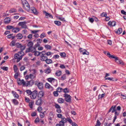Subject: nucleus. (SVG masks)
I'll return each mask as SVG.
<instances>
[{"label":"nucleus","instance_id":"nucleus-38","mask_svg":"<svg viewBox=\"0 0 126 126\" xmlns=\"http://www.w3.org/2000/svg\"><path fill=\"white\" fill-rule=\"evenodd\" d=\"M57 91L59 93L61 92L63 90V89L60 87L56 89Z\"/></svg>","mask_w":126,"mask_h":126},{"label":"nucleus","instance_id":"nucleus-58","mask_svg":"<svg viewBox=\"0 0 126 126\" xmlns=\"http://www.w3.org/2000/svg\"><path fill=\"white\" fill-rule=\"evenodd\" d=\"M20 48L21 50L23 51L25 49V46H22L21 45V46Z\"/></svg>","mask_w":126,"mask_h":126},{"label":"nucleus","instance_id":"nucleus-57","mask_svg":"<svg viewBox=\"0 0 126 126\" xmlns=\"http://www.w3.org/2000/svg\"><path fill=\"white\" fill-rule=\"evenodd\" d=\"M39 30H33V31H31V32L32 33L34 34H37L36 33L39 32Z\"/></svg>","mask_w":126,"mask_h":126},{"label":"nucleus","instance_id":"nucleus-22","mask_svg":"<svg viewBox=\"0 0 126 126\" xmlns=\"http://www.w3.org/2000/svg\"><path fill=\"white\" fill-rule=\"evenodd\" d=\"M20 30V29L19 28H13L12 29V32L14 33H17Z\"/></svg>","mask_w":126,"mask_h":126},{"label":"nucleus","instance_id":"nucleus-15","mask_svg":"<svg viewBox=\"0 0 126 126\" xmlns=\"http://www.w3.org/2000/svg\"><path fill=\"white\" fill-rule=\"evenodd\" d=\"M34 51H31L32 53H34V55L36 56H38L40 54H41V52L36 51V49L35 48V50Z\"/></svg>","mask_w":126,"mask_h":126},{"label":"nucleus","instance_id":"nucleus-4","mask_svg":"<svg viewBox=\"0 0 126 126\" xmlns=\"http://www.w3.org/2000/svg\"><path fill=\"white\" fill-rule=\"evenodd\" d=\"M114 59H115V61L117 64L122 65H124V63L123 61L121 59H119L118 57H115Z\"/></svg>","mask_w":126,"mask_h":126},{"label":"nucleus","instance_id":"nucleus-1","mask_svg":"<svg viewBox=\"0 0 126 126\" xmlns=\"http://www.w3.org/2000/svg\"><path fill=\"white\" fill-rule=\"evenodd\" d=\"M23 8L27 11H30V6L26 0H21Z\"/></svg>","mask_w":126,"mask_h":126},{"label":"nucleus","instance_id":"nucleus-41","mask_svg":"<svg viewBox=\"0 0 126 126\" xmlns=\"http://www.w3.org/2000/svg\"><path fill=\"white\" fill-rule=\"evenodd\" d=\"M6 28H7V29L8 30H10L11 29H13L14 28L13 26H7Z\"/></svg>","mask_w":126,"mask_h":126},{"label":"nucleus","instance_id":"nucleus-45","mask_svg":"<svg viewBox=\"0 0 126 126\" xmlns=\"http://www.w3.org/2000/svg\"><path fill=\"white\" fill-rule=\"evenodd\" d=\"M26 92L27 94L30 95L31 94V93H32V92L30 90H26Z\"/></svg>","mask_w":126,"mask_h":126},{"label":"nucleus","instance_id":"nucleus-29","mask_svg":"<svg viewBox=\"0 0 126 126\" xmlns=\"http://www.w3.org/2000/svg\"><path fill=\"white\" fill-rule=\"evenodd\" d=\"M34 103L33 101H32L29 103V106L30 107L31 109L32 108L33 106V105Z\"/></svg>","mask_w":126,"mask_h":126},{"label":"nucleus","instance_id":"nucleus-17","mask_svg":"<svg viewBox=\"0 0 126 126\" xmlns=\"http://www.w3.org/2000/svg\"><path fill=\"white\" fill-rule=\"evenodd\" d=\"M108 24L109 26H114L115 25L116 23L115 21H114L112 22L111 21H110L109 22Z\"/></svg>","mask_w":126,"mask_h":126},{"label":"nucleus","instance_id":"nucleus-64","mask_svg":"<svg viewBox=\"0 0 126 126\" xmlns=\"http://www.w3.org/2000/svg\"><path fill=\"white\" fill-rule=\"evenodd\" d=\"M101 16L102 17H106L107 14L106 13H103L101 14Z\"/></svg>","mask_w":126,"mask_h":126},{"label":"nucleus","instance_id":"nucleus-39","mask_svg":"<svg viewBox=\"0 0 126 126\" xmlns=\"http://www.w3.org/2000/svg\"><path fill=\"white\" fill-rule=\"evenodd\" d=\"M14 70L15 72H16L17 71V68L16 66L15 65H14L13 66Z\"/></svg>","mask_w":126,"mask_h":126},{"label":"nucleus","instance_id":"nucleus-27","mask_svg":"<svg viewBox=\"0 0 126 126\" xmlns=\"http://www.w3.org/2000/svg\"><path fill=\"white\" fill-rule=\"evenodd\" d=\"M46 63L48 64H49L52 63V61L51 59H47L45 61Z\"/></svg>","mask_w":126,"mask_h":126},{"label":"nucleus","instance_id":"nucleus-8","mask_svg":"<svg viewBox=\"0 0 126 126\" xmlns=\"http://www.w3.org/2000/svg\"><path fill=\"white\" fill-rule=\"evenodd\" d=\"M27 23V22L25 21L20 22L19 23L18 25L21 26L22 28L26 29L27 28V26L26 25Z\"/></svg>","mask_w":126,"mask_h":126},{"label":"nucleus","instance_id":"nucleus-46","mask_svg":"<svg viewBox=\"0 0 126 126\" xmlns=\"http://www.w3.org/2000/svg\"><path fill=\"white\" fill-rule=\"evenodd\" d=\"M1 69H2L4 71H7L8 70V68L7 67L3 66L2 67H1Z\"/></svg>","mask_w":126,"mask_h":126},{"label":"nucleus","instance_id":"nucleus-6","mask_svg":"<svg viewBox=\"0 0 126 126\" xmlns=\"http://www.w3.org/2000/svg\"><path fill=\"white\" fill-rule=\"evenodd\" d=\"M37 92L36 90H34L32 92L31 94L30 95V97L31 99H34L36 98Z\"/></svg>","mask_w":126,"mask_h":126},{"label":"nucleus","instance_id":"nucleus-33","mask_svg":"<svg viewBox=\"0 0 126 126\" xmlns=\"http://www.w3.org/2000/svg\"><path fill=\"white\" fill-rule=\"evenodd\" d=\"M55 79L52 78H48L47 79V80L50 82L52 83Z\"/></svg>","mask_w":126,"mask_h":126},{"label":"nucleus","instance_id":"nucleus-34","mask_svg":"<svg viewBox=\"0 0 126 126\" xmlns=\"http://www.w3.org/2000/svg\"><path fill=\"white\" fill-rule=\"evenodd\" d=\"M16 37H17V39H21L22 38V34L20 33H18L16 35Z\"/></svg>","mask_w":126,"mask_h":126},{"label":"nucleus","instance_id":"nucleus-26","mask_svg":"<svg viewBox=\"0 0 126 126\" xmlns=\"http://www.w3.org/2000/svg\"><path fill=\"white\" fill-rule=\"evenodd\" d=\"M51 83L54 86H56L57 85V81L55 79Z\"/></svg>","mask_w":126,"mask_h":126},{"label":"nucleus","instance_id":"nucleus-36","mask_svg":"<svg viewBox=\"0 0 126 126\" xmlns=\"http://www.w3.org/2000/svg\"><path fill=\"white\" fill-rule=\"evenodd\" d=\"M58 92L56 90V91H54L53 92V94L55 96H57L59 95V94L58 93Z\"/></svg>","mask_w":126,"mask_h":126},{"label":"nucleus","instance_id":"nucleus-54","mask_svg":"<svg viewBox=\"0 0 126 126\" xmlns=\"http://www.w3.org/2000/svg\"><path fill=\"white\" fill-rule=\"evenodd\" d=\"M44 53L45 54V56H47L51 55V53L50 52H48L46 53L45 51V52Z\"/></svg>","mask_w":126,"mask_h":126},{"label":"nucleus","instance_id":"nucleus-5","mask_svg":"<svg viewBox=\"0 0 126 126\" xmlns=\"http://www.w3.org/2000/svg\"><path fill=\"white\" fill-rule=\"evenodd\" d=\"M17 81L18 84L19 85H21L22 84L23 86H25L26 82L23 79L21 80L20 78H18L17 80Z\"/></svg>","mask_w":126,"mask_h":126},{"label":"nucleus","instance_id":"nucleus-43","mask_svg":"<svg viewBox=\"0 0 126 126\" xmlns=\"http://www.w3.org/2000/svg\"><path fill=\"white\" fill-rule=\"evenodd\" d=\"M16 12V10L14 8L11 9L10 10V13H11L15 12Z\"/></svg>","mask_w":126,"mask_h":126},{"label":"nucleus","instance_id":"nucleus-25","mask_svg":"<svg viewBox=\"0 0 126 126\" xmlns=\"http://www.w3.org/2000/svg\"><path fill=\"white\" fill-rule=\"evenodd\" d=\"M122 32V29L121 28H119L118 29V30L116 31V33L118 34H121Z\"/></svg>","mask_w":126,"mask_h":126},{"label":"nucleus","instance_id":"nucleus-21","mask_svg":"<svg viewBox=\"0 0 126 126\" xmlns=\"http://www.w3.org/2000/svg\"><path fill=\"white\" fill-rule=\"evenodd\" d=\"M107 56L110 59H114L115 58V57L114 55H111L109 52H108L107 53Z\"/></svg>","mask_w":126,"mask_h":126},{"label":"nucleus","instance_id":"nucleus-28","mask_svg":"<svg viewBox=\"0 0 126 126\" xmlns=\"http://www.w3.org/2000/svg\"><path fill=\"white\" fill-rule=\"evenodd\" d=\"M54 23L58 26H60L61 25V22L59 21H54Z\"/></svg>","mask_w":126,"mask_h":126},{"label":"nucleus","instance_id":"nucleus-47","mask_svg":"<svg viewBox=\"0 0 126 126\" xmlns=\"http://www.w3.org/2000/svg\"><path fill=\"white\" fill-rule=\"evenodd\" d=\"M101 125V123L99 120H98L95 126H100Z\"/></svg>","mask_w":126,"mask_h":126},{"label":"nucleus","instance_id":"nucleus-2","mask_svg":"<svg viewBox=\"0 0 126 126\" xmlns=\"http://www.w3.org/2000/svg\"><path fill=\"white\" fill-rule=\"evenodd\" d=\"M33 43L31 41L29 42L27 44V46L29 48H27L26 51V53L29 52L31 51H34L35 47H33Z\"/></svg>","mask_w":126,"mask_h":126},{"label":"nucleus","instance_id":"nucleus-3","mask_svg":"<svg viewBox=\"0 0 126 126\" xmlns=\"http://www.w3.org/2000/svg\"><path fill=\"white\" fill-rule=\"evenodd\" d=\"M45 52V51L41 52L40 60L42 61H45L47 59V57L45 56V54L44 53Z\"/></svg>","mask_w":126,"mask_h":126},{"label":"nucleus","instance_id":"nucleus-51","mask_svg":"<svg viewBox=\"0 0 126 126\" xmlns=\"http://www.w3.org/2000/svg\"><path fill=\"white\" fill-rule=\"evenodd\" d=\"M45 47L47 49H50L51 48V46L48 45H45Z\"/></svg>","mask_w":126,"mask_h":126},{"label":"nucleus","instance_id":"nucleus-31","mask_svg":"<svg viewBox=\"0 0 126 126\" xmlns=\"http://www.w3.org/2000/svg\"><path fill=\"white\" fill-rule=\"evenodd\" d=\"M83 50V52L82 53V54H86L87 55H89V52H88L87 51L86 49H84Z\"/></svg>","mask_w":126,"mask_h":126},{"label":"nucleus","instance_id":"nucleus-49","mask_svg":"<svg viewBox=\"0 0 126 126\" xmlns=\"http://www.w3.org/2000/svg\"><path fill=\"white\" fill-rule=\"evenodd\" d=\"M60 55L62 57H65L66 54L64 52L60 53Z\"/></svg>","mask_w":126,"mask_h":126},{"label":"nucleus","instance_id":"nucleus-18","mask_svg":"<svg viewBox=\"0 0 126 126\" xmlns=\"http://www.w3.org/2000/svg\"><path fill=\"white\" fill-rule=\"evenodd\" d=\"M4 22L5 24L9 23L11 21L10 19L8 17L6 18L4 20Z\"/></svg>","mask_w":126,"mask_h":126},{"label":"nucleus","instance_id":"nucleus-50","mask_svg":"<svg viewBox=\"0 0 126 126\" xmlns=\"http://www.w3.org/2000/svg\"><path fill=\"white\" fill-rule=\"evenodd\" d=\"M45 33H43L40 35V37L41 38H43L45 37Z\"/></svg>","mask_w":126,"mask_h":126},{"label":"nucleus","instance_id":"nucleus-42","mask_svg":"<svg viewBox=\"0 0 126 126\" xmlns=\"http://www.w3.org/2000/svg\"><path fill=\"white\" fill-rule=\"evenodd\" d=\"M57 18L63 21H65L64 18L63 17L58 16L57 17Z\"/></svg>","mask_w":126,"mask_h":126},{"label":"nucleus","instance_id":"nucleus-56","mask_svg":"<svg viewBox=\"0 0 126 126\" xmlns=\"http://www.w3.org/2000/svg\"><path fill=\"white\" fill-rule=\"evenodd\" d=\"M66 75L65 74H64L61 77V79L63 80L66 79Z\"/></svg>","mask_w":126,"mask_h":126},{"label":"nucleus","instance_id":"nucleus-9","mask_svg":"<svg viewBox=\"0 0 126 126\" xmlns=\"http://www.w3.org/2000/svg\"><path fill=\"white\" fill-rule=\"evenodd\" d=\"M34 83V81L32 79H31L30 81H27L26 83L25 86H32Z\"/></svg>","mask_w":126,"mask_h":126},{"label":"nucleus","instance_id":"nucleus-55","mask_svg":"<svg viewBox=\"0 0 126 126\" xmlns=\"http://www.w3.org/2000/svg\"><path fill=\"white\" fill-rule=\"evenodd\" d=\"M54 106L55 107V108L56 109L59 108H61L60 106L58 104L56 103H55Z\"/></svg>","mask_w":126,"mask_h":126},{"label":"nucleus","instance_id":"nucleus-10","mask_svg":"<svg viewBox=\"0 0 126 126\" xmlns=\"http://www.w3.org/2000/svg\"><path fill=\"white\" fill-rule=\"evenodd\" d=\"M66 122V119L64 117H63L61 118V121H60L59 123L62 124V125H64V123Z\"/></svg>","mask_w":126,"mask_h":126},{"label":"nucleus","instance_id":"nucleus-30","mask_svg":"<svg viewBox=\"0 0 126 126\" xmlns=\"http://www.w3.org/2000/svg\"><path fill=\"white\" fill-rule=\"evenodd\" d=\"M30 78L31 79H33L36 77L35 75H34L32 74H30L29 75Z\"/></svg>","mask_w":126,"mask_h":126},{"label":"nucleus","instance_id":"nucleus-13","mask_svg":"<svg viewBox=\"0 0 126 126\" xmlns=\"http://www.w3.org/2000/svg\"><path fill=\"white\" fill-rule=\"evenodd\" d=\"M44 92L42 91L39 92L37 94V97L41 99L44 96Z\"/></svg>","mask_w":126,"mask_h":126},{"label":"nucleus","instance_id":"nucleus-32","mask_svg":"<svg viewBox=\"0 0 126 126\" xmlns=\"http://www.w3.org/2000/svg\"><path fill=\"white\" fill-rule=\"evenodd\" d=\"M61 73V72L60 71H57L55 73L56 75L57 76H60Z\"/></svg>","mask_w":126,"mask_h":126},{"label":"nucleus","instance_id":"nucleus-14","mask_svg":"<svg viewBox=\"0 0 126 126\" xmlns=\"http://www.w3.org/2000/svg\"><path fill=\"white\" fill-rule=\"evenodd\" d=\"M42 100L41 99L39 98L36 101V104L38 105L41 106L42 105Z\"/></svg>","mask_w":126,"mask_h":126},{"label":"nucleus","instance_id":"nucleus-61","mask_svg":"<svg viewBox=\"0 0 126 126\" xmlns=\"http://www.w3.org/2000/svg\"><path fill=\"white\" fill-rule=\"evenodd\" d=\"M105 95V93H103L101 95H99V97H100V98H102Z\"/></svg>","mask_w":126,"mask_h":126},{"label":"nucleus","instance_id":"nucleus-44","mask_svg":"<svg viewBox=\"0 0 126 126\" xmlns=\"http://www.w3.org/2000/svg\"><path fill=\"white\" fill-rule=\"evenodd\" d=\"M45 111H44L43 112H40L41 114H40V117L41 118H43L45 116V115H44V112Z\"/></svg>","mask_w":126,"mask_h":126},{"label":"nucleus","instance_id":"nucleus-7","mask_svg":"<svg viewBox=\"0 0 126 126\" xmlns=\"http://www.w3.org/2000/svg\"><path fill=\"white\" fill-rule=\"evenodd\" d=\"M64 97H65V100L67 102H71V96L70 95L65 93L63 94Z\"/></svg>","mask_w":126,"mask_h":126},{"label":"nucleus","instance_id":"nucleus-52","mask_svg":"<svg viewBox=\"0 0 126 126\" xmlns=\"http://www.w3.org/2000/svg\"><path fill=\"white\" fill-rule=\"evenodd\" d=\"M16 73L14 75V77L16 79H17L18 76L19 75V74L18 72H16Z\"/></svg>","mask_w":126,"mask_h":126},{"label":"nucleus","instance_id":"nucleus-48","mask_svg":"<svg viewBox=\"0 0 126 126\" xmlns=\"http://www.w3.org/2000/svg\"><path fill=\"white\" fill-rule=\"evenodd\" d=\"M30 72H32V74L34 75H35V73H36V71L35 69H32L31 70H29Z\"/></svg>","mask_w":126,"mask_h":126},{"label":"nucleus","instance_id":"nucleus-11","mask_svg":"<svg viewBox=\"0 0 126 126\" xmlns=\"http://www.w3.org/2000/svg\"><path fill=\"white\" fill-rule=\"evenodd\" d=\"M29 12L33 13L35 14H37L36 9L33 7H31V9H30V11Z\"/></svg>","mask_w":126,"mask_h":126},{"label":"nucleus","instance_id":"nucleus-16","mask_svg":"<svg viewBox=\"0 0 126 126\" xmlns=\"http://www.w3.org/2000/svg\"><path fill=\"white\" fill-rule=\"evenodd\" d=\"M37 86L38 88L40 89H42L43 88V84L41 82L38 83L37 84Z\"/></svg>","mask_w":126,"mask_h":126},{"label":"nucleus","instance_id":"nucleus-24","mask_svg":"<svg viewBox=\"0 0 126 126\" xmlns=\"http://www.w3.org/2000/svg\"><path fill=\"white\" fill-rule=\"evenodd\" d=\"M12 102L14 105H17L19 104V103L18 101L16 99H12Z\"/></svg>","mask_w":126,"mask_h":126},{"label":"nucleus","instance_id":"nucleus-12","mask_svg":"<svg viewBox=\"0 0 126 126\" xmlns=\"http://www.w3.org/2000/svg\"><path fill=\"white\" fill-rule=\"evenodd\" d=\"M43 13L44 14H45V15L46 18H48V17H49L51 18H53V16L51 15V14L47 12L46 11H43Z\"/></svg>","mask_w":126,"mask_h":126},{"label":"nucleus","instance_id":"nucleus-20","mask_svg":"<svg viewBox=\"0 0 126 126\" xmlns=\"http://www.w3.org/2000/svg\"><path fill=\"white\" fill-rule=\"evenodd\" d=\"M51 70L50 69V68L48 67L45 70V73L46 74H48L50 73L51 72Z\"/></svg>","mask_w":126,"mask_h":126},{"label":"nucleus","instance_id":"nucleus-23","mask_svg":"<svg viewBox=\"0 0 126 126\" xmlns=\"http://www.w3.org/2000/svg\"><path fill=\"white\" fill-rule=\"evenodd\" d=\"M57 101L59 103L61 104L64 103V100L62 98H59L58 99Z\"/></svg>","mask_w":126,"mask_h":126},{"label":"nucleus","instance_id":"nucleus-63","mask_svg":"<svg viewBox=\"0 0 126 126\" xmlns=\"http://www.w3.org/2000/svg\"><path fill=\"white\" fill-rule=\"evenodd\" d=\"M40 46V44L38 43V42H37V43L35 45L34 47H35V48L36 49V47H39Z\"/></svg>","mask_w":126,"mask_h":126},{"label":"nucleus","instance_id":"nucleus-35","mask_svg":"<svg viewBox=\"0 0 126 126\" xmlns=\"http://www.w3.org/2000/svg\"><path fill=\"white\" fill-rule=\"evenodd\" d=\"M15 42L16 41L14 40L11 41L10 44V46H14L15 45Z\"/></svg>","mask_w":126,"mask_h":126},{"label":"nucleus","instance_id":"nucleus-59","mask_svg":"<svg viewBox=\"0 0 126 126\" xmlns=\"http://www.w3.org/2000/svg\"><path fill=\"white\" fill-rule=\"evenodd\" d=\"M61 108L57 109V110L56 111L57 112L59 113H60L62 112V110L60 109Z\"/></svg>","mask_w":126,"mask_h":126},{"label":"nucleus","instance_id":"nucleus-19","mask_svg":"<svg viewBox=\"0 0 126 126\" xmlns=\"http://www.w3.org/2000/svg\"><path fill=\"white\" fill-rule=\"evenodd\" d=\"M12 93L13 94L14 97L16 98H18L19 97L18 95L15 91H12Z\"/></svg>","mask_w":126,"mask_h":126},{"label":"nucleus","instance_id":"nucleus-40","mask_svg":"<svg viewBox=\"0 0 126 126\" xmlns=\"http://www.w3.org/2000/svg\"><path fill=\"white\" fill-rule=\"evenodd\" d=\"M66 121H67L70 124H72V120L69 117H67L66 119Z\"/></svg>","mask_w":126,"mask_h":126},{"label":"nucleus","instance_id":"nucleus-37","mask_svg":"<svg viewBox=\"0 0 126 126\" xmlns=\"http://www.w3.org/2000/svg\"><path fill=\"white\" fill-rule=\"evenodd\" d=\"M45 87L49 89L51 87L49 83H46L45 84Z\"/></svg>","mask_w":126,"mask_h":126},{"label":"nucleus","instance_id":"nucleus-53","mask_svg":"<svg viewBox=\"0 0 126 126\" xmlns=\"http://www.w3.org/2000/svg\"><path fill=\"white\" fill-rule=\"evenodd\" d=\"M37 110L39 112H41L42 110V109L41 107L39 106Z\"/></svg>","mask_w":126,"mask_h":126},{"label":"nucleus","instance_id":"nucleus-60","mask_svg":"<svg viewBox=\"0 0 126 126\" xmlns=\"http://www.w3.org/2000/svg\"><path fill=\"white\" fill-rule=\"evenodd\" d=\"M25 100L26 102L29 103L30 101V99L28 97H25Z\"/></svg>","mask_w":126,"mask_h":126},{"label":"nucleus","instance_id":"nucleus-62","mask_svg":"<svg viewBox=\"0 0 126 126\" xmlns=\"http://www.w3.org/2000/svg\"><path fill=\"white\" fill-rule=\"evenodd\" d=\"M63 91L64 93H68L69 92V90H68V89L66 88L64 89H63Z\"/></svg>","mask_w":126,"mask_h":126}]
</instances>
